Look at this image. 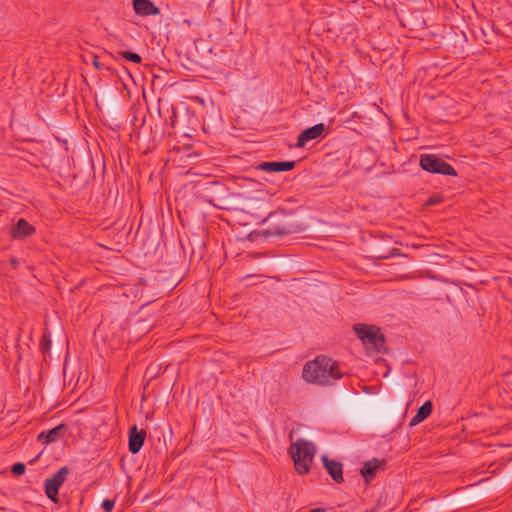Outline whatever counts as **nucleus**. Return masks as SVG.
<instances>
[{
    "mask_svg": "<svg viewBox=\"0 0 512 512\" xmlns=\"http://www.w3.org/2000/svg\"><path fill=\"white\" fill-rule=\"evenodd\" d=\"M342 376L338 364L326 356H317L314 360L308 361L302 372L306 382L318 385H330Z\"/></svg>",
    "mask_w": 512,
    "mask_h": 512,
    "instance_id": "nucleus-1",
    "label": "nucleus"
},
{
    "mask_svg": "<svg viewBox=\"0 0 512 512\" xmlns=\"http://www.w3.org/2000/svg\"><path fill=\"white\" fill-rule=\"evenodd\" d=\"M291 457L294 466L299 474H306L310 471L311 464L316 454V447L313 443L299 439L290 447Z\"/></svg>",
    "mask_w": 512,
    "mask_h": 512,
    "instance_id": "nucleus-2",
    "label": "nucleus"
},
{
    "mask_svg": "<svg viewBox=\"0 0 512 512\" xmlns=\"http://www.w3.org/2000/svg\"><path fill=\"white\" fill-rule=\"evenodd\" d=\"M354 331L367 350L381 352L385 349V339L378 327L357 324Z\"/></svg>",
    "mask_w": 512,
    "mask_h": 512,
    "instance_id": "nucleus-3",
    "label": "nucleus"
},
{
    "mask_svg": "<svg viewBox=\"0 0 512 512\" xmlns=\"http://www.w3.org/2000/svg\"><path fill=\"white\" fill-rule=\"evenodd\" d=\"M419 164L423 170L430 173L456 176L454 168L434 154H422Z\"/></svg>",
    "mask_w": 512,
    "mask_h": 512,
    "instance_id": "nucleus-4",
    "label": "nucleus"
},
{
    "mask_svg": "<svg viewBox=\"0 0 512 512\" xmlns=\"http://www.w3.org/2000/svg\"><path fill=\"white\" fill-rule=\"evenodd\" d=\"M69 470L67 467H62L51 478L45 481V493L47 497L54 503H58L59 488L64 484Z\"/></svg>",
    "mask_w": 512,
    "mask_h": 512,
    "instance_id": "nucleus-5",
    "label": "nucleus"
},
{
    "mask_svg": "<svg viewBox=\"0 0 512 512\" xmlns=\"http://www.w3.org/2000/svg\"><path fill=\"white\" fill-rule=\"evenodd\" d=\"M325 132V125L323 123L316 124L310 128L305 129L297 139L296 147L303 148L307 142L322 138Z\"/></svg>",
    "mask_w": 512,
    "mask_h": 512,
    "instance_id": "nucleus-6",
    "label": "nucleus"
},
{
    "mask_svg": "<svg viewBox=\"0 0 512 512\" xmlns=\"http://www.w3.org/2000/svg\"><path fill=\"white\" fill-rule=\"evenodd\" d=\"M146 433L144 430L138 431L137 426L133 425L129 430V450L136 454L142 448L145 441Z\"/></svg>",
    "mask_w": 512,
    "mask_h": 512,
    "instance_id": "nucleus-7",
    "label": "nucleus"
},
{
    "mask_svg": "<svg viewBox=\"0 0 512 512\" xmlns=\"http://www.w3.org/2000/svg\"><path fill=\"white\" fill-rule=\"evenodd\" d=\"M295 167L294 161H281V162H263L257 166V169L266 172H282L290 171Z\"/></svg>",
    "mask_w": 512,
    "mask_h": 512,
    "instance_id": "nucleus-8",
    "label": "nucleus"
},
{
    "mask_svg": "<svg viewBox=\"0 0 512 512\" xmlns=\"http://www.w3.org/2000/svg\"><path fill=\"white\" fill-rule=\"evenodd\" d=\"M136 14L150 16L159 14V9L150 0H132Z\"/></svg>",
    "mask_w": 512,
    "mask_h": 512,
    "instance_id": "nucleus-9",
    "label": "nucleus"
},
{
    "mask_svg": "<svg viewBox=\"0 0 512 512\" xmlns=\"http://www.w3.org/2000/svg\"><path fill=\"white\" fill-rule=\"evenodd\" d=\"M322 461L331 478L337 483L342 482V464L334 460H329L327 456H322Z\"/></svg>",
    "mask_w": 512,
    "mask_h": 512,
    "instance_id": "nucleus-10",
    "label": "nucleus"
},
{
    "mask_svg": "<svg viewBox=\"0 0 512 512\" xmlns=\"http://www.w3.org/2000/svg\"><path fill=\"white\" fill-rule=\"evenodd\" d=\"M384 465V461L383 460H379V459H372L370 461H367L364 463L362 469H361V474L362 476L364 477V479L366 481H370L372 480L377 471Z\"/></svg>",
    "mask_w": 512,
    "mask_h": 512,
    "instance_id": "nucleus-11",
    "label": "nucleus"
},
{
    "mask_svg": "<svg viewBox=\"0 0 512 512\" xmlns=\"http://www.w3.org/2000/svg\"><path fill=\"white\" fill-rule=\"evenodd\" d=\"M34 231V227L25 219H19L12 229V236L21 239L30 236Z\"/></svg>",
    "mask_w": 512,
    "mask_h": 512,
    "instance_id": "nucleus-12",
    "label": "nucleus"
},
{
    "mask_svg": "<svg viewBox=\"0 0 512 512\" xmlns=\"http://www.w3.org/2000/svg\"><path fill=\"white\" fill-rule=\"evenodd\" d=\"M432 412V403L430 401L425 402L417 411L416 415L410 420L409 425L411 427L418 425L425 420Z\"/></svg>",
    "mask_w": 512,
    "mask_h": 512,
    "instance_id": "nucleus-13",
    "label": "nucleus"
},
{
    "mask_svg": "<svg viewBox=\"0 0 512 512\" xmlns=\"http://www.w3.org/2000/svg\"><path fill=\"white\" fill-rule=\"evenodd\" d=\"M64 429L65 427L63 425H60L49 430L48 432H42L39 434L38 440L44 443L55 442L60 438L61 433L64 431Z\"/></svg>",
    "mask_w": 512,
    "mask_h": 512,
    "instance_id": "nucleus-14",
    "label": "nucleus"
},
{
    "mask_svg": "<svg viewBox=\"0 0 512 512\" xmlns=\"http://www.w3.org/2000/svg\"><path fill=\"white\" fill-rule=\"evenodd\" d=\"M121 55L123 58L133 63H140L142 61L141 57L137 53L125 51L122 52Z\"/></svg>",
    "mask_w": 512,
    "mask_h": 512,
    "instance_id": "nucleus-15",
    "label": "nucleus"
},
{
    "mask_svg": "<svg viewBox=\"0 0 512 512\" xmlns=\"http://www.w3.org/2000/svg\"><path fill=\"white\" fill-rule=\"evenodd\" d=\"M114 500L105 499L102 501V508L105 512H111L114 508Z\"/></svg>",
    "mask_w": 512,
    "mask_h": 512,
    "instance_id": "nucleus-16",
    "label": "nucleus"
},
{
    "mask_svg": "<svg viewBox=\"0 0 512 512\" xmlns=\"http://www.w3.org/2000/svg\"><path fill=\"white\" fill-rule=\"evenodd\" d=\"M12 472L16 475H22L25 472V465L23 463H15L12 466Z\"/></svg>",
    "mask_w": 512,
    "mask_h": 512,
    "instance_id": "nucleus-17",
    "label": "nucleus"
},
{
    "mask_svg": "<svg viewBox=\"0 0 512 512\" xmlns=\"http://www.w3.org/2000/svg\"><path fill=\"white\" fill-rule=\"evenodd\" d=\"M41 349H42L43 353H46V351H48L50 349V341L47 340L45 336L42 337Z\"/></svg>",
    "mask_w": 512,
    "mask_h": 512,
    "instance_id": "nucleus-18",
    "label": "nucleus"
},
{
    "mask_svg": "<svg viewBox=\"0 0 512 512\" xmlns=\"http://www.w3.org/2000/svg\"><path fill=\"white\" fill-rule=\"evenodd\" d=\"M94 65H95L96 67H98V66H99V63H98V61H97V60H95V61H94Z\"/></svg>",
    "mask_w": 512,
    "mask_h": 512,
    "instance_id": "nucleus-19",
    "label": "nucleus"
}]
</instances>
